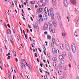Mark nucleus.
Instances as JSON below:
<instances>
[{
    "instance_id": "obj_4",
    "label": "nucleus",
    "mask_w": 79,
    "mask_h": 79,
    "mask_svg": "<svg viewBox=\"0 0 79 79\" xmlns=\"http://www.w3.org/2000/svg\"><path fill=\"white\" fill-rule=\"evenodd\" d=\"M65 45L66 50H67L68 51H69V46L68 43H65Z\"/></svg>"
},
{
    "instance_id": "obj_9",
    "label": "nucleus",
    "mask_w": 79,
    "mask_h": 79,
    "mask_svg": "<svg viewBox=\"0 0 79 79\" xmlns=\"http://www.w3.org/2000/svg\"><path fill=\"white\" fill-rule=\"evenodd\" d=\"M52 4L54 6H55L56 4V0H52Z\"/></svg>"
},
{
    "instance_id": "obj_1",
    "label": "nucleus",
    "mask_w": 79,
    "mask_h": 79,
    "mask_svg": "<svg viewBox=\"0 0 79 79\" xmlns=\"http://www.w3.org/2000/svg\"><path fill=\"white\" fill-rule=\"evenodd\" d=\"M71 48L72 49V52L73 53H74L75 52H76V45H75V44L74 43H73L72 44V45L71 46Z\"/></svg>"
},
{
    "instance_id": "obj_32",
    "label": "nucleus",
    "mask_w": 79,
    "mask_h": 79,
    "mask_svg": "<svg viewBox=\"0 0 79 79\" xmlns=\"http://www.w3.org/2000/svg\"><path fill=\"white\" fill-rule=\"evenodd\" d=\"M47 39H51V36H49V35H47Z\"/></svg>"
},
{
    "instance_id": "obj_63",
    "label": "nucleus",
    "mask_w": 79,
    "mask_h": 79,
    "mask_svg": "<svg viewBox=\"0 0 79 79\" xmlns=\"http://www.w3.org/2000/svg\"><path fill=\"white\" fill-rule=\"evenodd\" d=\"M7 26L9 27V28H10V25L9 24H7Z\"/></svg>"
},
{
    "instance_id": "obj_5",
    "label": "nucleus",
    "mask_w": 79,
    "mask_h": 79,
    "mask_svg": "<svg viewBox=\"0 0 79 79\" xmlns=\"http://www.w3.org/2000/svg\"><path fill=\"white\" fill-rule=\"evenodd\" d=\"M37 13H40V14L42 13L43 9L42 8H39L37 9Z\"/></svg>"
},
{
    "instance_id": "obj_17",
    "label": "nucleus",
    "mask_w": 79,
    "mask_h": 79,
    "mask_svg": "<svg viewBox=\"0 0 79 79\" xmlns=\"http://www.w3.org/2000/svg\"><path fill=\"white\" fill-rule=\"evenodd\" d=\"M44 19L45 20L47 19V16L46 15H44Z\"/></svg>"
},
{
    "instance_id": "obj_51",
    "label": "nucleus",
    "mask_w": 79,
    "mask_h": 79,
    "mask_svg": "<svg viewBox=\"0 0 79 79\" xmlns=\"http://www.w3.org/2000/svg\"><path fill=\"white\" fill-rule=\"evenodd\" d=\"M60 16V14H57V18L58 17H59Z\"/></svg>"
},
{
    "instance_id": "obj_50",
    "label": "nucleus",
    "mask_w": 79,
    "mask_h": 79,
    "mask_svg": "<svg viewBox=\"0 0 79 79\" xmlns=\"http://www.w3.org/2000/svg\"><path fill=\"white\" fill-rule=\"evenodd\" d=\"M40 71L41 73H42V70H41V69L40 68Z\"/></svg>"
},
{
    "instance_id": "obj_52",
    "label": "nucleus",
    "mask_w": 79,
    "mask_h": 79,
    "mask_svg": "<svg viewBox=\"0 0 79 79\" xmlns=\"http://www.w3.org/2000/svg\"><path fill=\"white\" fill-rule=\"evenodd\" d=\"M44 55H47V54L46 53V52H45V51H44Z\"/></svg>"
},
{
    "instance_id": "obj_64",
    "label": "nucleus",
    "mask_w": 79,
    "mask_h": 79,
    "mask_svg": "<svg viewBox=\"0 0 79 79\" xmlns=\"http://www.w3.org/2000/svg\"><path fill=\"white\" fill-rule=\"evenodd\" d=\"M76 79H79V77H76Z\"/></svg>"
},
{
    "instance_id": "obj_31",
    "label": "nucleus",
    "mask_w": 79,
    "mask_h": 79,
    "mask_svg": "<svg viewBox=\"0 0 79 79\" xmlns=\"http://www.w3.org/2000/svg\"><path fill=\"white\" fill-rule=\"evenodd\" d=\"M60 28L61 29H62V28H63V26L62 25V24H61V23H60Z\"/></svg>"
},
{
    "instance_id": "obj_14",
    "label": "nucleus",
    "mask_w": 79,
    "mask_h": 79,
    "mask_svg": "<svg viewBox=\"0 0 79 79\" xmlns=\"http://www.w3.org/2000/svg\"><path fill=\"white\" fill-rule=\"evenodd\" d=\"M60 47L61 50H63V49H64V45H63V44H60Z\"/></svg>"
},
{
    "instance_id": "obj_60",
    "label": "nucleus",
    "mask_w": 79,
    "mask_h": 79,
    "mask_svg": "<svg viewBox=\"0 0 79 79\" xmlns=\"http://www.w3.org/2000/svg\"><path fill=\"white\" fill-rule=\"evenodd\" d=\"M44 0H40V2L41 3H43V2H44Z\"/></svg>"
},
{
    "instance_id": "obj_2",
    "label": "nucleus",
    "mask_w": 79,
    "mask_h": 79,
    "mask_svg": "<svg viewBox=\"0 0 79 79\" xmlns=\"http://www.w3.org/2000/svg\"><path fill=\"white\" fill-rule=\"evenodd\" d=\"M53 9L52 8H51L48 10V13H50L52 14L51 15V19H54V14L53 13Z\"/></svg>"
},
{
    "instance_id": "obj_25",
    "label": "nucleus",
    "mask_w": 79,
    "mask_h": 79,
    "mask_svg": "<svg viewBox=\"0 0 79 79\" xmlns=\"http://www.w3.org/2000/svg\"><path fill=\"white\" fill-rule=\"evenodd\" d=\"M54 42H53L51 43V46L52 47H54Z\"/></svg>"
},
{
    "instance_id": "obj_19",
    "label": "nucleus",
    "mask_w": 79,
    "mask_h": 79,
    "mask_svg": "<svg viewBox=\"0 0 79 79\" xmlns=\"http://www.w3.org/2000/svg\"><path fill=\"white\" fill-rule=\"evenodd\" d=\"M53 53H56V50L55 48H53L52 50Z\"/></svg>"
},
{
    "instance_id": "obj_13",
    "label": "nucleus",
    "mask_w": 79,
    "mask_h": 79,
    "mask_svg": "<svg viewBox=\"0 0 79 79\" xmlns=\"http://www.w3.org/2000/svg\"><path fill=\"white\" fill-rule=\"evenodd\" d=\"M59 59L60 60H63V59H64V58H63V56L62 55H60L59 56Z\"/></svg>"
},
{
    "instance_id": "obj_42",
    "label": "nucleus",
    "mask_w": 79,
    "mask_h": 79,
    "mask_svg": "<svg viewBox=\"0 0 79 79\" xmlns=\"http://www.w3.org/2000/svg\"><path fill=\"white\" fill-rule=\"evenodd\" d=\"M9 8L10 9H11V6L10 5H9Z\"/></svg>"
},
{
    "instance_id": "obj_7",
    "label": "nucleus",
    "mask_w": 79,
    "mask_h": 79,
    "mask_svg": "<svg viewBox=\"0 0 79 79\" xmlns=\"http://www.w3.org/2000/svg\"><path fill=\"white\" fill-rule=\"evenodd\" d=\"M64 5L65 7L68 6V1L67 0H64Z\"/></svg>"
},
{
    "instance_id": "obj_53",
    "label": "nucleus",
    "mask_w": 79,
    "mask_h": 79,
    "mask_svg": "<svg viewBox=\"0 0 79 79\" xmlns=\"http://www.w3.org/2000/svg\"><path fill=\"white\" fill-rule=\"evenodd\" d=\"M40 21H43V19L42 18H40Z\"/></svg>"
},
{
    "instance_id": "obj_10",
    "label": "nucleus",
    "mask_w": 79,
    "mask_h": 79,
    "mask_svg": "<svg viewBox=\"0 0 79 79\" xmlns=\"http://www.w3.org/2000/svg\"><path fill=\"white\" fill-rule=\"evenodd\" d=\"M33 27L34 29H37V27H38V26H37V23H35V25H33Z\"/></svg>"
},
{
    "instance_id": "obj_45",
    "label": "nucleus",
    "mask_w": 79,
    "mask_h": 79,
    "mask_svg": "<svg viewBox=\"0 0 79 79\" xmlns=\"http://www.w3.org/2000/svg\"><path fill=\"white\" fill-rule=\"evenodd\" d=\"M39 16L41 18H42V15H39Z\"/></svg>"
},
{
    "instance_id": "obj_23",
    "label": "nucleus",
    "mask_w": 79,
    "mask_h": 79,
    "mask_svg": "<svg viewBox=\"0 0 79 79\" xmlns=\"http://www.w3.org/2000/svg\"><path fill=\"white\" fill-rule=\"evenodd\" d=\"M75 12L77 14H78L79 13V11H78V10H77L76 8H75Z\"/></svg>"
},
{
    "instance_id": "obj_38",
    "label": "nucleus",
    "mask_w": 79,
    "mask_h": 79,
    "mask_svg": "<svg viewBox=\"0 0 79 79\" xmlns=\"http://www.w3.org/2000/svg\"><path fill=\"white\" fill-rule=\"evenodd\" d=\"M54 26L56 27V22H54Z\"/></svg>"
},
{
    "instance_id": "obj_40",
    "label": "nucleus",
    "mask_w": 79,
    "mask_h": 79,
    "mask_svg": "<svg viewBox=\"0 0 79 79\" xmlns=\"http://www.w3.org/2000/svg\"><path fill=\"white\" fill-rule=\"evenodd\" d=\"M42 6H45V3H44V2H42Z\"/></svg>"
},
{
    "instance_id": "obj_46",
    "label": "nucleus",
    "mask_w": 79,
    "mask_h": 79,
    "mask_svg": "<svg viewBox=\"0 0 79 79\" xmlns=\"http://www.w3.org/2000/svg\"><path fill=\"white\" fill-rule=\"evenodd\" d=\"M44 34H45V35H47V32L45 31L44 32Z\"/></svg>"
},
{
    "instance_id": "obj_12",
    "label": "nucleus",
    "mask_w": 79,
    "mask_h": 79,
    "mask_svg": "<svg viewBox=\"0 0 79 79\" xmlns=\"http://www.w3.org/2000/svg\"><path fill=\"white\" fill-rule=\"evenodd\" d=\"M44 11L46 14H47V12H48V8L47 7H45L44 8Z\"/></svg>"
},
{
    "instance_id": "obj_6",
    "label": "nucleus",
    "mask_w": 79,
    "mask_h": 79,
    "mask_svg": "<svg viewBox=\"0 0 79 79\" xmlns=\"http://www.w3.org/2000/svg\"><path fill=\"white\" fill-rule=\"evenodd\" d=\"M47 29H48V24L47 23H45L44 26V30L46 31Z\"/></svg>"
},
{
    "instance_id": "obj_36",
    "label": "nucleus",
    "mask_w": 79,
    "mask_h": 79,
    "mask_svg": "<svg viewBox=\"0 0 79 79\" xmlns=\"http://www.w3.org/2000/svg\"><path fill=\"white\" fill-rule=\"evenodd\" d=\"M53 66L55 67V66L56 65V63L55 62H53Z\"/></svg>"
},
{
    "instance_id": "obj_37",
    "label": "nucleus",
    "mask_w": 79,
    "mask_h": 79,
    "mask_svg": "<svg viewBox=\"0 0 79 79\" xmlns=\"http://www.w3.org/2000/svg\"><path fill=\"white\" fill-rule=\"evenodd\" d=\"M48 15L49 16H51V17H52V13L48 12Z\"/></svg>"
},
{
    "instance_id": "obj_21",
    "label": "nucleus",
    "mask_w": 79,
    "mask_h": 79,
    "mask_svg": "<svg viewBox=\"0 0 79 79\" xmlns=\"http://www.w3.org/2000/svg\"><path fill=\"white\" fill-rule=\"evenodd\" d=\"M62 55L64 56H66V52H63L62 53Z\"/></svg>"
},
{
    "instance_id": "obj_30",
    "label": "nucleus",
    "mask_w": 79,
    "mask_h": 79,
    "mask_svg": "<svg viewBox=\"0 0 79 79\" xmlns=\"http://www.w3.org/2000/svg\"><path fill=\"white\" fill-rule=\"evenodd\" d=\"M31 4H34L35 3V1H32L30 2Z\"/></svg>"
},
{
    "instance_id": "obj_11",
    "label": "nucleus",
    "mask_w": 79,
    "mask_h": 79,
    "mask_svg": "<svg viewBox=\"0 0 79 79\" xmlns=\"http://www.w3.org/2000/svg\"><path fill=\"white\" fill-rule=\"evenodd\" d=\"M10 40L11 43H13L14 41H13V38L11 36H10Z\"/></svg>"
},
{
    "instance_id": "obj_61",
    "label": "nucleus",
    "mask_w": 79,
    "mask_h": 79,
    "mask_svg": "<svg viewBox=\"0 0 79 79\" xmlns=\"http://www.w3.org/2000/svg\"><path fill=\"white\" fill-rule=\"evenodd\" d=\"M45 73H47V74H48V75H49V72H47V71H45Z\"/></svg>"
},
{
    "instance_id": "obj_44",
    "label": "nucleus",
    "mask_w": 79,
    "mask_h": 79,
    "mask_svg": "<svg viewBox=\"0 0 79 79\" xmlns=\"http://www.w3.org/2000/svg\"><path fill=\"white\" fill-rule=\"evenodd\" d=\"M29 69H30V70H32V67H31V66L30 65H29Z\"/></svg>"
},
{
    "instance_id": "obj_48",
    "label": "nucleus",
    "mask_w": 79,
    "mask_h": 79,
    "mask_svg": "<svg viewBox=\"0 0 79 79\" xmlns=\"http://www.w3.org/2000/svg\"><path fill=\"white\" fill-rule=\"evenodd\" d=\"M63 69L64 70V71H66V67H64Z\"/></svg>"
},
{
    "instance_id": "obj_47",
    "label": "nucleus",
    "mask_w": 79,
    "mask_h": 79,
    "mask_svg": "<svg viewBox=\"0 0 79 79\" xmlns=\"http://www.w3.org/2000/svg\"><path fill=\"white\" fill-rule=\"evenodd\" d=\"M35 57H37V53H35Z\"/></svg>"
},
{
    "instance_id": "obj_43",
    "label": "nucleus",
    "mask_w": 79,
    "mask_h": 79,
    "mask_svg": "<svg viewBox=\"0 0 79 79\" xmlns=\"http://www.w3.org/2000/svg\"><path fill=\"white\" fill-rule=\"evenodd\" d=\"M57 18H58V19L59 20H60V19H61V16H60V15L59 17H58Z\"/></svg>"
},
{
    "instance_id": "obj_16",
    "label": "nucleus",
    "mask_w": 79,
    "mask_h": 79,
    "mask_svg": "<svg viewBox=\"0 0 79 79\" xmlns=\"http://www.w3.org/2000/svg\"><path fill=\"white\" fill-rule=\"evenodd\" d=\"M11 30H10V29H8L7 30V34H11Z\"/></svg>"
},
{
    "instance_id": "obj_41",
    "label": "nucleus",
    "mask_w": 79,
    "mask_h": 79,
    "mask_svg": "<svg viewBox=\"0 0 79 79\" xmlns=\"http://www.w3.org/2000/svg\"><path fill=\"white\" fill-rule=\"evenodd\" d=\"M11 56H8V57L7 58V60H8V59H10Z\"/></svg>"
},
{
    "instance_id": "obj_24",
    "label": "nucleus",
    "mask_w": 79,
    "mask_h": 79,
    "mask_svg": "<svg viewBox=\"0 0 79 79\" xmlns=\"http://www.w3.org/2000/svg\"><path fill=\"white\" fill-rule=\"evenodd\" d=\"M32 44H31V45L32 48H34V45H33V44H34V46H35V42H33V43H32Z\"/></svg>"
},
{
    "instance_id": "obj_29",
    "label": "nucleus",
    "mask_w": 79,
    "mask_h": 79,
    "mask_svg": "<svg viewBox=\"0 0 79 79\" xmlns=\"http://www.w3.org/2000/svg\"><path fill=\"white\" fill-rule=\"evenodd\" d=\"M61 63L62 64H64V61L63 60H62L61 61Z\"/></svg>"
},
{
    "instance_id": "obj_55",
    "label": "nucleus",
    "mask_w": 79,
    "mask_h": 79,
    "mask_svg": "<svg viewBox=\"0 0 79 79\" xmlns=\"http://www.w3.org/2000/svg\"><path fill=\"white\" fill-rule=\"evenodd\" d=\"M68 66H69V68H71V64H69Z\"/></svg>"
},
{
    "instance_id": "obj_54",
    "label": "nucleus",
    "mask_w": 79,
    "mask_h": 79,
    "mask_svg": "<svg viewBox=\"0 0 79 79\" xmlns=\"http://www.w3.org/2000/svg\"><path fill=\"white\" fill-rule=\"evenodd\" d=\"M13 52L14 54H16V52H15V51H13Z\"/></svg>"
},
{
    "instance_id": "obj_3",
    "label": "nucleus",
    "mask_w": 79,
    "mask_h": 79,
    "mask_svg": "<svg viewBox=\"0 0 79 79\" xmlns=\"http://www.w3.org/2000/svg\"><path fill=\"white\" fill-rule=\"evenodd\" d=\"M52 41L53 42H54L56 46H59L60 45V43H59V41L58 40H55V39L53 38H52Z\"/></svg>"
},
{
    "instance_id": "obj_33",
    "label": "nucleus",
    "mask_w": 79,
    "mask_h": 79,
    "mask_svg": "<svg viewBox=\"0 0 79 79\" xmlns=\"http://www.w3.org/2000/svg\"><path fill=\"white\" fill-rule=\"evenodd\" d=\"M58 67H59V68H60L61 69V68H62V66H61V64H58Z\"/></svg>"
},
{
    "instance_id": "obj_27",
    "label": "nucleus",
    "mask_w": 79,
    "mask_h": 79,
    "mask_svg": "<svg viewBox=\"0 0 79 79\" xmlns=\"http://www.w3.org/2000/svg\"><path fill=\"white\" fill-rule=\"evenodd\" d=\"M58 73L59 75H61L62 74V72H61L60 70H59Z\"/></svg>"
},
{
    "instance_id": "obj_20",
    "label": "nucleus",
    "mask_w": 79,
    "mask_h": 79,
    "mask_svg": "<svg viewBox=\"0 0 79 79\" xmlns=\"http://www.w3.org/2000/svg\"><path fill=\"white\" fill-rule=\"evenodd\" d=\"M9 74L8 75V77L9 78V79H10L11 78V77H10L11 76V73H10V71H9Z\"/></svg>"
},
{
    "instance_id": "obj_57",
    "label": "nucleus",
    "mask_w": 79,
    "mask_h": 79,
    "mask_svg": "<svg viewBox=\"0 0 79 79\" xmlns=\"http://www.w3.org/2000/svg\"><path fill=\"white\" fill-rule=\"evenodd\" d=\"M14 1L15 4V5L17 4V2H16V1H15V0H14Z\"/></svg>"
},
{
    "instance_id": "obj_26",
    "label": "nucleus",
    "mask_w": 79,
    "mask_h": 79,
    "mask_svg": "<svg viewBox=\"0 0 79 79\" xmlns=\"http://www.w3.org/2000/svg\"><path fill=\"white\" fill-rule=\"evenodd\" d=\"M44 3L45 4H47V3H48V0H45V2Z\"/></svg>"
},
{
    "instance_id": "obj_56",
    "label": "nucleus",
    "mask_w": 79,
    "mask_h": 79,
    "mask_svg": "<svg viewBox=\"0 0 79 79\" xmlns=\"http://www.w3.org/2000/svg\"><path fill=\"white\" fill-rule=\"evenodd\" d=\"M20 75L21 77H22V78H23V75H22V73H20Z\"/></svg>"
},
{
    "instance_id": "obj_22",
    "label": "nucleus",
    "mask_w": 79,
    "mask_h": 79,
    "mask_svg": "<svg viewBox=\"0 0 79 79\" xmlns=\"http://www.w3.org/2000/svg\"><path fill=\"white\" fill-rule=\"evenodd\" d=\"M52 60L54 61H57V59L55 57H54L52 58Z\"/></svg>"
},
{
    "instance_id": "obj_62",
    "label": "nucleus",
    "mask_w": 79,
    "mask_h": 79,
    "mask_svg": "<svg viewBox=\"0 0 79 79\" xmlns=\"http://www.w3.org/2000/svg\"><path fill=\"white\" fill-rule=\"evenodd\" d=\"M62 35L63 36V37H65V35L64 34H62Z\"/></svg>"
},
{
    "instance_id": "obj_49",
    "label": "nucleus",
    "mask_w": 79,
    "mask_h": 79,
    "mask_svg": "<svg viewBox=\"0 0 79 79\" xmlns=\"http://www.w3.org/2000/svg\"><path fill=\"white\" fill-rule=\"evenodd\" d=\"M11 54L10 53H8L6 55V56H9V55H10Z\"/></svg>"
},
{
    "instance_id": "obj_8",
    "label": "nucleus",
    "mask_w": 79,
    "mask_h": 79,
    "mask_svg": "<svg viewBox=\"0 0 79 79\" xmlns=\"http://www.w3.org/2000/svg\"><path fill=\"white\" fill-rule=\"evenodd\" d=\"M70 2L72 4H73V5H75L76 3V0H70Z\"/></svg>"
},
{
    "instance_id": "obj_39",
    "label": "nucleus",
    "mask_w": 79,
    "mask_h": 79,
    "mask_svg": "<svg viewBox=\"0 0 79 79\" xmlns=\"http://www.w3.org/2000/svg\"><path fill=\"white\" fill-rule=\"evenodd\" d=\"M52 29H52V27H49V30H50V32H52Z\"/></svg>"
},
{
    "instance_id": "obj_28",
    "label": "nucleus",
    "mask_w": 79,
    "mask_h": 79,
    "mask_svg": "<svg viewBox=\"0 0 79 79\" xmlns=\"http://www.w3.org/2000/svg\"><path fill=\"white\" fill-rule=\"evenodd\" d=\"M56 53L57 54H58V55L60 54V52H59V50H58V49H57L56 50Z\"/></svg>"
},
{
    "instance_id": "obj_59",
    "label": "nucleus",
    "mask_w": 79,
    "mask_h": 79,
    "mask_svg": "<svg viewBox=\"0 0 79 79\" xmlns=\"http://www.w3.org/2000/svg\"><path fill=\"white\" fill-rule=\"evenodd\" d=\"M15 61H16V62H18V59L17 58H15Z\"/></svg>"
},
{
    "instance_id": "obj_18",
    "label": "nucleus",
    "mask_w": 79,
    "mask_h": 79,
    "mask_svg": "<svg viewBox=\"0 0 79 79\" xmlns=\"http://www.w3.org/2000/svg\"><path fill=\"white\" fill-rule=\"evenodd\" d=\"M62 75L63 76V77H66V76H67V74L65 72L63 73H62Z\"/></svg>"
},
{
    "instance_id": "obj_15",
    "label": "nucleus",
    "mask_w": 79,
    "mask_h": 79,
    "mask_svg": "<svg viewBox=\"0 0 79 79\" xmlns=\"http://www.w3.org/2000/svg\"><path fill=\"white\" fill-rule=\"evenodd\" d=\"M49 24L51 26H52V27L53 26V22L52 21H51Z\"/></svg>"
},
{
    "instance_id": "obj_34",
    "label": "nucleus",
    "mask_w": 79,
    "mask_h": 79,
    "mask_svg": "<svg viewBox=\"0 0 79 79\" xmlns=\"http://www.w3.org/2000/svg\"><path fill=\"white\" fill-rule=\"evenodd\" d=\"M52 32H53V33H55V29H53L52 30Z\"/></svg>"
},
{
    "instance_id": "obj_35",
    "label": "nucleus",
    "mask_w": 79,
    "mask_h": 79,
    "mask_svg": "<svg viewBox=\"0 0 79 79\" xmlns=\"http://www.w3.org/2000/svg\"><path fill=\"white\" fill-rule=\"evenodd\" d=\"M36 19L38 21H40V19H39V17H36Z\"/></svg>"
},
{
    "instance_id": "obj_58",
    "label": "nucleus",
    "mask_w": 79,
    "mask_h": 79,
    "mask_svg": "<svg viewBox=\"0 0 79 79\" xmlns=\"http://www.w3.org/2000/svg\"><path fill=\"white\" fill-rule=\"evenodd\" d=\"M29 39L30 41H32V39H31V37H29Z\"/></svg>"
}]
</instances>
